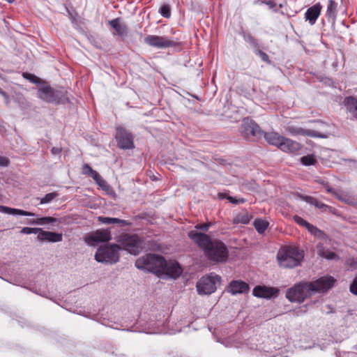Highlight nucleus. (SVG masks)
Segmentation results:
<instances>
[{"label": "nucleus", "mask_w": 357, "mask_h": 357, "mask_svg": "<svg viewBox=\"0 0 357 357\" xmlns=\"http://www.w3.org/2000/svg\"><path fill=\"white\" fill-rule=\"evenodd\" d=\"M144 43L149 46L160 49L174 47L176 45V42L169 39L167 37L155 35H148L144 38Z\"/></svg>", "instance_id": "9b49d317"}, {"label": "nucleus", "mask_w": 357, "mask_h": 357, "mask_svg": "<svg viewBox=\"0 0 357 357\" xmlns=\"http://www.w3.org/2000/svg\"><path fill=\"white\" fill-rule=\"evenodd\" d=\"M255 53L256 54H257L258 56H259V57L261 58V59L267 63H271V61L269 59V56H268V54L266 53H265L264 52L261 51L260 50V48L259 50H257L256 52H255Z\"/></svg>", "instance_id": "4c0bfd02"}, {"label": "nucleus", "mask_w": 357, "mask_h": 357, "mask_svg": "<svg viewBox=\"0 0 357 357\" xmlns=\"http://www.w3.org/2000/svg\"><path fill=\"white\" fill-rule=\"evenodd\" d=\"M38 98L48 103L65 104L68 102L67 92L64 89H55L49 85L40 87L38 91Z\"/></svg>", "instance_id": "39448f33"}, {"label": "nucleus", "mask_w": 357, "mask_h": 357, "mask_svg": "<svg viewBox=\"0 0 357 357\" xmlns=\"http://www.w3.org/2000/svg\"><path fill=\"white\" fill-rule=\"evenodd\" d=\"M159 13L162 17L169 18L171 16L170 6L168 4L162 5L159 9Z\"/></svg>", "instance_id": "f704fd0d"}, {"label": "nucleus", "mask_w": 357, "mask_h": 357, "mask_svg": "<svg viewBox=\"0 0 357 357\" xmlns=\"http://www.w3.org/2000/svg\"><path fill=\"white\" fill-rule=\"evenodd\" d=\"M6 1H7L8 2H9V3H12V2H13L15 0H6Z\"/></svg>", "instance_id": "13d9d810"}, {"label": "nucleus", "mask_w": 357, "mask_h": 357, "mask_svg": "<svg viewBox=\"0 0 357 357\" xmlns=\"http://www.w3.org/2000/svg\"><path fill=\"white\" fill-rule=\"evenodd\" d=\"M58 221L59 220L57 218H55L53 217H43V218H38L36 220H33L32 221H31L30 223L43 225H47V224H50V223H54Z\"/></svg>", "instance_id": "c85d7f7f"}, {"label": "nucleus", "mask_w": 357, "mask_h": 357, "mask_svg": "<svg viewBox=\"0 0 357 357\" xmlns=\"http://www.w3.org/2000/svg\"><path fill=\"white\" fill-rule=\"evenodd\" d=\"M265 0H256L255 3L256 4H264Z\"/></svg>", "instance_id": "4d7b16f0"}, {"label": "nucleus", "mask_w": 357, "mask_h": 357, "mask_svg": "<svg viewBox=\"0 0 357 357\" xmlns=\"http://www.w3.org/2000/svg\"><path fill=\"white\" fill-rule=\"evenodd\" d=\"M109 24L121 38L126 37L127 36V26L125 24H121L119 18H116L109 21Z\"/></svg>", "instance_id": "4be33fe9"}, {"label": "nucleus", "mask_w": 357, "mask_h": 357, "mask_svg": "<svg viewBox=\"0 0 357 357\" xmlns=\"http://www.w3.org/2000/svg\"><path fill=\"white\" fill-rule=\"evenodd\" d=\"M41 231V228L24 227L21 229L20 233L23 234H38Z\"/></svg>", "instance_id": "e433bc0d"}, {"label": "nucleus", "mask_w": 357, "mask_h": 357, "mask_svg": "<svg viewBox=\"0 0 357 357\" xmlns=\"http://www.w3.org/2000/svg\"><path fill=\"white\" fill-rule=\"evenodd\" d=\"M115 138L121 149H132L135 148L134 137L126 128L119 126L116 128Z\"/></svg>", "instance_id": "1a4fd4ad"}, {"label": "nucleus", "mask_w": 357, "mask_h": 357, "mask_svg": "<svg viewBox=\"0 0 357 357\" xmlns=\"http://www.w3.org/2000/svg\"><path fill=\"white\" fill-rule=\"evenodd\" d=\"M188 237L203 251L205 257L215 263L225 262L229 257L227 245L220 240L195 230L190 231Z\"/></svg>", "instance_id": "f03ea898"}, {"label": "nucleus", "mask_w": 357, "mask_h": 357, "mask_svg": "<svg viewBox=\"0 0 357 357\" xmlns=\"http://www.w3.org/2000/svg\"><path fill=\"white\" fill-rule=\"evenodd\" d=\"M119 242L122 246L121 249H124L132 255H137L142 250V241L137 235H123Z\"/></svg>", "instance_id": "6e6552de"}, {"label": "nucleus", "mask_w": 357, "mask_h": 357, "mask_svg": "<svg viewBox=\"0 0 357 357\" xmlns=\"http://www.w3.org/2000/svg\"><path fill=\"white\" fill-rule=\"evenodd\" d=\"M38 240L41 241H48L52 243L60 242L63 239L62 234L55 233L53 231H40L38 235Z\"/></svg>", "instance_id": "6ab92c4d"}, {"label": "nucleus", "mask_w": 357, "mask_h": 357, "mask_svg": "<svg viewBox=\"0 0 357 357\" xmlns=\"http://www.w3.org/2000/svg\"><path fill=\"white\" fill-rule=\"evenodd\" d=\"M221 282L220 276L211 273L202 277L197 282L196 287L199 295H210L217 289Z\"/></svg>", "instance_id": "0eeeda50"}, {"label": "nucleus", "mask_w": 357, "mask_h": 357, "mask_svg": "<svg viewBox=\"0 0 357 357\" xmlns=\"http://www.w3.org/2000/svg\"><path fill=\"white\" fill-rule=\"evenodd\" d=\"M344 104L348 112L352 117L357 119V98L354 96L346 97L344 100Z\"/></svg>", "instance_id": "412c9836"}, {"label": "nucleus", "mask_w": 357, "mask_h": 357, "mask_svg": "<svg viewBox=\"0 0 357 357\" xmlns=\"http://www.w3.org/2000/svg\"><path fill=\"white\" fill-rule=\"evenodd\" d=\"M0 94L6 100V102L8 103L9 102L8 95L4 91H2Z\"/></svg>", "instance_id": "5fc2aeb1"}, {"label": "nucleus", "mask_w": 357, "mask_h": 357, "mask_svg": "<svg viewBox=\"0 0 357 357\" xmlns=\"http://www.w3.org/2000/svg\"><path fill=\"white\" fill-rule=\"evenodd\" d=\"M0 94L6 100V102L8 103L9 102L8 95L4 91H2Z\"/></svg>", "instance_id": "603ef678"}, {"label": "nucleus", "mask_w": 357, "mask_h": 357, "mask_svg": "<svg viewBox=\"0 0 357 357\" xmlns=\"http://www.w3.org/2000/svg\"><path fill=\"white\" fill-rule=\"evenodd\" d=\"M317 252L321 257L327 259H339V257L334 252L328 249H325L322 245L317 246Z\"/></svg>", "instance_id": "bb28decb"}, {"label": "nucleus", "mask_w": 357, "mask_h": 357, "mask_svg": "<svg viewBox=\"0 0 357 357\" xmlns=\"http://www.w3.org/2000/svg\"><path fill=\"white\" fill-rule=\"evenodd\" d=\"M10 165V160L5 157L0 155V166L8 167Z\"/></svg>", "instance_id": "a18cd8bd"}, {"label": "nucleus", "mask_w": 357, "mask_h": 357, "mask_svg": "<svg viewBox=\"0 0 357 357\" xmlns=\"http://www.w3.org/2000/svg\"><path fill=\"white\" fill-rule=\"evenodd\" d=\"M94 171L89 165L84 164L82 167V174L85 175H90Z\"/></svg>", "instance_id": "37998d69"}, {"label": "nucleus", "mask_w": 357, "mask_h": 357, "mask_svg": "<svg viewBox=\"0 0 357 357\" xmlns=\"http://www.w3.org/2000/svg\"><path fill=\"white\" fill-rule=\"evenodd\" d=\"M98 218L101 223L105 225L117 224L121 227L131 225V222H130L129 221L121 220L116 218L99 216Z\"/></svg>", "instance_id": "393cba45"}, {"label": "nucleus", "mask_w": 357, "mask_h": 357, "mask_svg": "<svg viewBox=\"0 0 357 357\" xmlns=\"http://www.w3.org/2000/svg\"><path fill=\"white\" fill-rule=\"evenodd\" d=\"M307 229L312 234H313L314 236H317V237H321L323 235H324V233L321 230L318 229L317 227L311 225L310 223L309 224V226L307 227Z\"/></svg>", "instance_id": "c9c22d12"}, {"label": "nucleus", "mask_w": 357, "mask_h": 357, "mask_svg": "<svg viewBox=\"0 0 357 357\" xmlns=\"http://www.w3.org/2000/svg\"><path fill=\"white\" fill-rule=\"evenodd\" d=\"M58 194L56 192H50L45 195V196L40 199V203L41 204L50 203L53 199L57 197Z\"/></svg>", "instance_id": "2f4dec72"}, {"label": "nucleus", "mask_w": 357, "mask_h": 357, "mask_svg": "<svg viewBox=\"0 0 357 357\" xmlns=\"http://www.w3.org/2000/svg\"><path fill=\"white\" fill-rule=\"evenodd\" d=\"M304 199L309 204L312 205H314V203H316L317 199L310 197V196H305L304 197Z\"/></svg>", "instance_id": "09e8293b"}, {"label": "nucleus", "mask_w": 357, "mask_h": 357, "mask_svg": "<svg viewBox=\"0 0 357 357\" xmlns=\"http://www.w3.org/2000/svg\"><path fill=\"white\" fill-rule=\"evenodd\" d=\"M326 189L328 192L334 195L338 199L343 200L342 195L337 190L330 187L327 183L326 184Z\"/></svg>", "instance_id": "ea45409f"}, {"label": "nucleus", "mask_w": 357, "mask_h": 357, "mask_svg": "<svg viewBox=\"0 0 357 357\" xmlns=\"http://www.w3.org/2000/svg\"><path fill=\"white\" fill-rule=\"evenodd\" d=\"M304 256V251L298 247L284 246L278 250L277 260L280 267L293 268L301 264Z\"/></svg>", "instance_id": "7ed1b4c3"}, {"label": "nucleus", "mask_w": 357, "mask_h": 357, "mask_svg": "<svg viewBox=\"0 0 357 357\" xmlns=\"http://www.w3.org/2000/svg\"><path fill=\"white\" fill-rule=\"evenodd\" d=\"M61 149L59 147H53L51 150V152L53 155H58L61 153Z\"/></svg>", "instance_id": "3c124183"}, {"label": "nucleus", "mask_w": 357, "mask_h": 357, "mask_svg": "<svg viewBox=\"0 0 357 357\" xmlns=\"http://www.w3.org/2000/svg\"><path fill=\"white\" fill-rule=\"evenodd\" d=\"M89 176L92 177L100 186L103 187L105 185V181L96 170H94Z\"/></svg>", "instance_id": "473e14b6"}, {"label": "nucleus", "mask_w": 357, "mask_h": 357, "mask_svg": "<svg viewBox=\"0 0 357 357\" xmlns=\"http://www.w3.org/2000/svg\"><path fill=\"white\" fill-rule=\"evenodd\" d=\"M166 260L160 255L148 254L136 260L135 266L138 269L146 270L154 273L162 274Z\"/></svg>", "instance_id": "20e7f679"}, {"label": "nucleus", "mask_w": 357, "mask_h": 357, "mask_svg": "<svg viewBox=\"0 0 357 357\" xmlns=\"http://www.w3.org/2000/svg\"><path fill=\"white\" fill-rule=\"evenodd\" d=\"M253 225L258 233L264 234L268 226V222L261 219H256Z\"/></svg>", "instance_id": "c756f323"}, {"label": "nucleus", "mask_w": 357, "mask_h": 357, "mask_svg": "<svg viewBox=\"0 0 357 357\" xmlns=\"http://www.w3.org/2000/svg\"><path fill=\"white\" fill-rule=\"evenodd\" d=\"M0 94L6 100V102L8 103L9 102L8 95L4 91H2Z\"/></svg>", "instance_id": "6e6d98bb"}, {"label": "nucleus", "mask_w": 357, "mask_h": 357, "mask_svg": "<svg viewBox=\"0 0 357 357\" xmlns=\"http://www.w3.org/2000/svg\"><path fill=\"white\" fill-rule=\"evenodd\" d=\"M249 291V285L241 280H233L229 283L228 292L233 295L244 294Z\"/></svg>", "instance_id": "f3484780"}, {"label": "nucleus", "mask_w": 357, "mask_h": 357, "mask_svg": "<svg viewBox=\"0 0 357 357\" xmlns=\"http://www.w3.org/2000/svg\"><path fill=\"white\" fill-rule=\"evenodd\" d=\"M337 15V3L335 0H328L326 8V17L334 24Z\"/></svg>", "instance_id": "5701e85b"}, {"label": "nucleus", "mask_w": 357, "mask_h": 357, "mask_svg": "<svg viewBox=\"0 0 357 357\" xmlns=\"http://www.w3.org/2000/svg\"><path fill=\"white\" fill-rule=\"evenodd\" d=\"M241 36L243 40L253 49L254 52H256L260 48L259 40L252 36L250 33L245 31H242Z\"/></svg>", "instance_id": "a878e982"}, {"label": "nucleus", "mask_w": 357, "mask_h": 357, "mask_svg": "<svg viewBox=\"0 0 357 357\" xmlns=\"http://www.w3.org/2000/svg\"><path fill=\"white\" fill-rule=\"evenodd\" d=\"M241 132L244 137L248 139L251 137H260L263 135L260 127L254 121L248 118L243 119Z\"/></svg>", "instance_id": "9d476101"}, {"label": "nucleus", "mask_w": 357, "mask_h": 357, "mask_svg": "<svg viewBox=\"0 0 357 357\" xmlns=\"http://www.w3.org/2000/svg\"><path fill=\"white\" fill-rule=\"evenodd\" d=\"M111 239V234L109 229H99L93 234L88 236L86 242L89 245H93L98 242H107Z\"/></svg>", "instance_id": "ddd939ff"}, {"label": "nucleus", "mask_w": 357, "mask_h": 357, "mask_svg": "<svg viewBox=\"0 0 357 357\" xmlns=\"http://www.w3.org/2000/svg\"><path fill=\"white\" fill-rule=\"evenodd\" d=\"M335 280L331 276H324L312 282H301L289 288L286 298L292 303H302L315 293H324L334 286Z\"/></svg>", "instance_id": "f257e3e1"}, {"label": "nucleus", "mask_w": 357, "mask_h": 357, "mask_svg": "<svg viewBox=\"0 0 357 357\" xmlns=\"http://www.w3.org/2000/svg\"><path fill=\"white\" fill-rule=\"evenodd\" d=\"M0 94L6 100V102L8 103L9 102L8 95L4 91H2Z\"/></svg>", "instance_id": "864d4df0"}, {"label": "nucleus", "mask_w": 357, "mask_h": 357, "mask_svg": "<svg viewBox=\"0 0 357 357\" xmlns=\"http://www.w3.org/2000/svg\"><path fill=\"white\" fill-rule=\"evenodd\" d=\"M350 291L352 294L357 295V278L354 280L353 282L350 285Z\"/></svg>", "instance_id": "49530a36"}, {"label": "nucleus", "mask_w": 357, "mask_h": 357, "mask_svg": "<svg viewBox=\"0 0 357 357\" xmlns=\"http://www.w3.org/2000/svg\"><path fill=\"white\" fill-rule=\"evenodd\" d=\"M231 203L238 204H243L245 202V199L243 198L241 199H236V197L228 196L227 198Z\"/></svg>", "instance_id": "79ce46f5"}, {"label": "nucleus", "mask_w": 357, "mask_h": 357, "mask_svg": "<svg viewBox=\"0 0 357 357\" xmlns=\"http://www.w3.org/2000/svg\"><path fill=\"white\" fill-rule=\"evenodd\" d=\"M278 290L274 287H268L266 286H257L254 288L252 294L258 298H271L276 296Z\"/></svg>", "instance_id": "4468645a"}, {"label": "nucleus", "mask_w": 357, "mask_h": 357, "mask_svg": "<svg viewBox=\"0 0 357 357\" xmlns=\"http://www.w3.org/2000/svg\"><path fill=\"white\" fill-rule=\"evenodd\" d=\"M301 145L291 139L284 137L280 149L286 153H296L301 149Z\"/></svg>", "instance_id": "a211bd4d"}, {"label": "nucleus", "mask_w": 357, "mask_h": 357, "mask_svg": "<svg viewBox=\"0 0 357 357\" xmlns=\"http://www.w3.org/2000/svg\"><path fill=\"white\" fill-rule=\"evenodd\" d=\"M293 219L298 225L303 226L306 229L309 226L310 223L298 215H294Z\"/></svg>", "instance_id": "58836bf2"}, {"label": "nucleus", "mask_w": 357, "mask_h": 357, "mask_svg": "<svg viewBox=\"0 0 357 357\" xmlns=\"http://www.w3.org/2000/svg\"><path fill=\"white\" fill-rule=\"evenodd\" d=\"M119 250L121 247L116 244L100 246L96 252L95 259L101 263L115 264L119 259Z\"/></svg>", "instance_id": "423d86ee"}, {"label": "nucleus", "mask_w": 357, "mask_h": 357, "mask_svg": "<svg viewBox=\"0 0 357 357\" xmlns=\"http://www.w3.org/2000/svg\"><path fill=\"white\" fill-rule=\"evenodd\" d=\"M322 6L320 3H317L307 9L305 13V19L308 21L311 25L315 24L317 18L321 14Z\"/></svg>", "instance_id": "dca6fc26"}, {"label": "nucleus", "mask_w": 357, "mask_h": 357, "mask_svg": "<svg viewBox=\"0 0 357 357\" xmlns=\"http://www.w3.org/2000/svg\"><path fill=\"white\" fill-rule=\"evenodd\" d=\"M181 273L182 268L179 264L176 261H166V264L164 265V270L162 272V273L166 274L174 278L179 277Z\"/></svg>", "instance_id": "2eb2a0df"}, {"label": "nucleus", "mask_w": 357, "mask_h": 357, "mask_svg": "<svg viewBox=\"0 0 357 357\" xmlns=\"http://www.w3.org/2000/svg\"><path fill=\"white\" fill-rule=\"evenodd\" d=\"M306 312V306H302L294 310V314L296 316H300Z\"/></svg>", "instance_id": "c03bdc74"}, {"label": "nucleus", "mask_w": 357, "mask_h": 357, "mask_svg": "<svg viewBox=\"0 0 357 357\" xmlns=\"http://www.w3.org/2000/svg\"><path fill=\"white\" fill-rule=\"evenodd\" d=\"M211 225V223L197 224L195 226V228L203 231H207L209 229Z\"/></svg>", "instance_id": "a19ab883"}, {"label": "nucleus", "mask_w": 357, "mask_h": 357, "mask_svg": "<svg viewBox=\"0 0 357 357\" xmlns=\"http://www.w3.org/2000/svg\"><path fill=\"white\" fill-rule=\"evenodd\" d=\"M286 131L293 135H303V136H310L312 137H319V138H325L326 136L322 134H318L315 130H306L300 127H296L294 126H289L285 128Z\"/></svg>", "instance_id": "f8f14e48"}, {"label": "nucleus", "mask_w": 357, "mask_h": 357, "mask_svg": "<svg viewBox=\"0 0 357 357\" xmlns=\"http://www.w3.org/2000/svg\"><path fill=\"white\" fill-rule=\"evenodd\" d=\"M22 76L24 78L29 80L31 82L34 84H39L42 82L40 78L38 77L33 74H31L29 73H23Z\"/></svg>", "instance_id": "72a5a7b5"}, {"label": "nucleus", "mask_w": 357, "mask_h": 357, "mask_svg": "<svg viewBox=\"0 0 357 357\" xmlns=\"http://www.w3.org/2000/svg\"><path fill=\"white\" fill-rule=\"evenodd\" d=\"M263 135L264 139L269 144L275 146L278 149L280 148L282 142L284 141V137L275 132H265L264 134L263 133Z\"/></svg>", "instance_id": "aec40b11"}, {"label": "nucleus", "mask_w": 357, "mask_h": 357, "mask_svg": "<svg viewBox=\"0 0 357 357\" xmlns=\"http://www.w3.org/2000/svg\"><path fill=\"white\" fill-rule=\"evenodd\" d=\"M264 4L267 5L271 9L276 6V3L274 0H265Z\"/></svg>", "instance_id": "8fccbe9b"}, {"label": "nucleus", "mask_w": 357, "mask_h": 357, "mask_svg": "<svg viewBox=\"0 0 357 357\" xmlns=\"http://www.w3.org/2000/svg\"><path fill=\"white\" fill-rule=\"evenodd\" d=\"M251 216L246 211L238 213L234 218L233 222L234 224H243L247 225L250 222Z\"/></svg>", "instance_id": "cd10ccee"}, {"label": "nucleus", "mask_w": 357, "mask_h": 357, "mask_svg": "<svg viewBox=\"0 0 357 357\" xmlns=\"http://www.w3.org/2000/svg\"><path fill=\"white\" fill-rule=\"evenodd\" d=\"M0 213L13 215H24V216H33L35 214L31 212L24 211L18 208H13L8 206L0 205Z\"/></svg>", "instance_id": "b1692460"}, {"label": "nucleus", "mask_w": 357, "mask_h": 357, "mask_svg": "<svg viewBox=\"0 0 357 357\" xmlns=\"http://www.w3.org/2000/svg\"><path fill=\"white\" fill-rule=\"evenodd\" d=\"M316 207L320 208V209H322V210H326V208H328V206L327 205H326L325 204L319 202V200H316V203H314V205Z\"/></svg>", "instance_id": "de8ad7c7"}, {"label": "nucleus", "mask_w": 357, "mask_h": 357, "mask_svg": "<svg viewBox=\"0 0 357 357\" xmlns=\"http://www.w3.org/2000/svg\"><path fill=\"white\" fill-rule=\"evenodd\" d=\"M302 165L305 166L314 165L317 162V159L314 155H307L303 156L300 159Z\"/></svg>", "instance_id": "7c9ffc66"}]
</instances>
